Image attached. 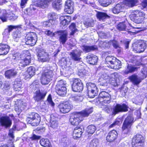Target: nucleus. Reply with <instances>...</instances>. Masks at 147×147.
I'll list each match as a JSON object with an SVG mask.
<instances>
[{"mask_svg":"<svg viewBox=\"0 0 147 147\" xmlns=\"http://www.w3.org/2000/svg\"><path fill=\"white\" fill-rule=\"evenodd\" d=\"M84 131V128L83 126L75 127L73 131V138L77 139V138L80 137Z\"/></svg>","mask_w":147,"mask_h":147,"instance_id":"nucleus-23","label":"nucleus"},{"mask_svg":"<svg viewBox=\"0 0 147 147\" xmlns=\"http://www.w3.org/2000/svg\"><path fill=\"white\" fill-rule=\"evenodd\" d=\"M47 104L49 105L52 107H54L55 106V104L53 102L51 96V94H49L47 98Z\"/></svg>","mask_w":147,"mask_h":147,"instance_id":"nucleus-52","label":"nucleus"},{"mask_svg":"<svg viewBox=\"0 0 147 147\" xmlns=\"http://www.w3.org/2000/svg\"><path fill=\"white\" fill-rule=\"evenodd\" d=\"M117 28L120 31L126 30V26L124 22L120 23L117 25Z\"/></svg>","mask_w":147,"mask_h":147,"instance_id":"nucleus-50","label":"nucleus"},{"mask_svg":"<svg viewBox=\"0 0 147 147\" xmlns=\"http://www.w3.org/2000/svg\"><path fill=\"white\" fill-rule=\"evenodd\" d=\"M21 36V32L18 30H16L13 32L12 37L14 41L18 42Z\"/></svg>","mask_w":147,"mask_h":147,"instance_id":"nucleus-44","label":"nucleus"},{"mask_svg":"<svg viewBox=\"0 0 147 147\" xmlns=\"http://www.w3.org/2000/svg\"><path fill=\"white\" fill-rule=\"evenodd\" d=\"M27 72L29 76L27 78H31L35 74V69L32 66H31L28 68L27 70Z\"/></svg>","mask_w":147,"mask_h":147,"instance_id":"nucleus-39","label":"nucleus"},{"mask_svg":"<svg viewBox=\"0 0 147 147\" xmlns=\"http://www.w3.org/2000/svg\"><path fill=\"white\" fill-rule=\"evenodd\" d=\"M56 91L57 93L59 96H65L67 93V88L66 87H63L60 88L59 87L57 89H56Z\"/></svg>","mask_w":147,"mask_h":147,"instance_id":"nucleus-35","label":"nucleus"},{"mask_svg":"<svg viewBox=\"0 0 147 147\" xmlns=\"http://www.w3.org/2000/svg\"><path fill=\"white\" fill-rule=\"evenodd\" d=\"M60 112L63 113L69 112L72 109L73 106L68 102H65L60 104L59 106Z\"/></svg>","mask_w":147,"mask_h":147,"instance_id":"nucleus-17","label":"nucleus"},{"mask_svg":"<svg viewBox=\"0 0 147 147\" xmlns=\"http://www.w3.org/2000/svg\"><path fill=\"white\" fill-rule=\"evenodd\" d=\"M66 81L61 80L57 82L55 88L57 89L59 87H60V88H62L63 87H66Z\"/></svg>","mask_w":147,"mask_h":147,"instance_id":"nucleus-47","label":"nucleus"},{"mask_svg":"<svg viewBox=\"0 0 147 147\" xmlns=\"http://www.w3.org/2000/svg\"><path fill=\"white\" fill-rule=\"evenodd\" d=\"M146 45L145 43L142 41L139 42L137 44H134L133 47H134L133 50L136 51L137 53H141L143 52L145 50H146Z\"/></svg>","mask_w":147,"mask_h":147,"instance_id":"nucleus-20","label":"nucleus"},{"mask_svg":"<svg viewBox=\"0 0 147 147\" xmlns=\"http://www.w3.org/2000/svg\"><path fill=\"white\" fill-rule=\"evenodd\" d=\"M144 13L142 11L136 10L129 15L131 20L137 24L142 23L145 17Z\"/></svg>","mask_w":147,"mask_h":147,"instance_id":"nucleus-5","label":"nucleus"},{"mask_svg":"<svg viewBox=\"0 0 147 147\" xmlns=\"http://www.w3.org/2000/svg\"><path fill=\"white\" fill-rule=\"evenodd\" d=\"M106 44L105 41H101L99 43L98 45L101 48H105V45Z\"/></svg>","mask_w":147,"mask_h":147,"instance_id":"nucleus-63","label":"nucleus"},{"mask_svg":"<svg viewBox=\"0 0 147 147\" xmlns=\"http://www.w3.org/2000/svg\"><path fill=\"white\" fill-rule=\"evenodd\" d=\"M72 88L73 91L76 92H80L83 89V86L81 80L78 78L73 80Z\"/></svg>","mask_w":147,"mask_h":147,"instance_id":"nucleus-13","label":"nucleus"},{"mask_svg":"<svg viewBox=\"0 0 147 147\" xmlns=\"http://www.w3.org/2000/svg\"><path fill=\"white\" fill-rule=\"evenodd\" d=\"M124 5L122 3L117 4L112 9L113 12L114 14H118L122 11L124 9Z\"/></svg>","mask_w":147,"mask_h":147,"instance_id":"nucleus-28","label":"nucleus"},{"mask_svg":"<svg viewBox=\"0 0 147 147\" xmlns=\"http://www.w3.org/2000/svg\"><path fill=\"white\" fill-rule=\"evenodd\" d=\"M134 118L131 115L128 116L125 119L122 126L123 132L127 134L130 131V128L134 122Z\"/></svg>","mask_w":147,"mask_h":147,"instance_id":"nucleus-8","label":"nucleus"},{"mask_svg":"<svg viewBox=\"0 0 147 147\" xmlns=\"http://www.w3.org/2000/svg\"><path fill=\"white\" fill-rule=\"evenodd\" d=\"M66 69V71L65 72V73L66 76L70 75L72 73V72L71 71V69H69V68H68Z\"/></svg>","mask_w":147,"mask_h":147,"instance_id":"nucleus-64","label":"nucleus"},{"mask_svg":"<svg viewBox=\"0 0 147 147\" xmlns=\"http://www.w3.org/2000/svg\"><path fill=\"white\" fill-rule=\"evenodd\" d=\"M129 79L134 85H138L143 79L141 77H139L137 76L133 75L129 77Z\"/></svg>","mask_w":147,"mask_h":147,"instance_id":"nucleus-26","label":"nucleus"},{"mask_svg":"<svg viewBox=\"0 0 147 147\" xmlns=\"http://www.w3.org/2000/svg\"><path fill=\"white\" fill-rule=\"evenodd\" d=\"M9 49V47L7 45L3 43H0V55H4L7 54Z\"/></svg>","mask_w":147,"mask_h":147,"instance_id":"nucleus-27","label":"nucleus"},{"mask_svg":"<svg viewBox=\"0 0 147 147\" xmlns=\"http://www.w3.org/2000/svg\"><path fill=\"white\" fill-rule=\"evenodd\" d=\"M57 34L59 36V40L62 45H64L67 39V31L60 30L57 31Z\"/></svg>","mask_w":147,"mask_h":147,"instance_id":"nucleus-19","label":"nucleus"},{"mask_svg":"<svg viewBox=\"0 0 147 147\" xmlns=\"http://www.w3.org/2000/svg\"><path fill=\"white\" fill-rule=\"evenodd\" d=\"M141 75L142 76L141 77L143 79L146 77L147 76V68L145 67L142 70Z\"/></svg>","mask_w":147,"mask_h":147,"instance_id":"nucleus-57","label":"nucleus"},{"mask_svg":"<svg viewBox=\"0 0 147 147\" xmlns=\"http://www.w3.org/2000/svg\"><path fill=\"white\" fill-rule=\"evenodd\" d=\"M17 72L14 69H11L7 70L5 73V77L7 78H10L14 77L17 74Z\"/></svg>","mask_w":147,"mask_h":147,"instance_id":"nucleus-34","label":"nucleus"},{"mask_svg":"<svg viewBox=\"0 0 147 147\" xmlns=\"http://www.w3.org/2000/svg\"><path fill=\"white\" fill-rule=\"evenodd\" d=\"M86 86L88 89V96L90 98H93L97 95L98 89L94 84L91 82L88 83L86 84Z\"/></svg>","mask_w":147,"mask_h":147,"instance_id":"nucleus-10","label":"nucleus"},{"mask_svg":"<svg viewBox=\"0 0 147 147\" xmlns=\"http://www.w3.org/2000/svg\"><path fill=\"white\" fill-rule=\"evenodd\" d=\"M40 136L33 134L32 136L30 138V139L32 140H36L40 139Z\"/></svg>","mask_w":147,"mask_h":147,"instance_id":"nucleus-59","label":"nucleus"},{"mask_svg":"<svg viewBox=\"0 0 147 147\" xmlns=\"http://www.w3.org/2000/svg\"><path fill=\"white\" fill-rule=\"evenodd\" d=\"M53 75V71L48 70L45 71L42 74L41 79V82L43 84H47L52 80Z\"/></svg>","mask_w":147,"mask_h":147,"instance_id":"nucleus-9","label":"nucleus"},{"mask_svg":"<svg viewBox=\"0 0 147 147\" xmlns=\"http://www.w3.org/2000/svg\"><path fill=\"white\" fill-rule=\"evenodd\" d=\"M54 23L53 21L52 20H49L47 21L44 22L43 26L45 27H49Z\"/></svg>","mask_w":147,"mask_h":147,"instance_id":"nucleus-53","label":"nucleus"},{"mask_svg":"<svg viewBox=\"0 0 147 147\" xmlns=\"http://www.w3.org/2000/svg\"><path fill=\"white\" fill-rule=\"evenodd\" d=\"M86 58L87 62L90 64H96L98 61V57L93 54H88Z\"/></svg>","mask_w":147,"mask_h":147,"instance_id":"nucleus-25","label":"nucleus"},{"mask_svg":"<svg viewBox=\"0 0 147 147\" xmlns=\"http://www.w3.org/2000/svg\"><path fill=\"white\" fill-rule=\"evenodd\" d=\"M82 53V51L80 50H74L71 51L69 55L72 60L78 62L82 60L80 56Z\"/></svg>","mask_w":147,"mask_h":147,"instance_id":"nucleus-15","label":"nucleus"},{"mask_svg":"<svg viewBox=\"0 0 147 147\" xmlns=\"http://www.w3.org/2000/svg\"><path fill=\"white\" fill-rule=\"evenodd\" d=\"M118 134L117 131L113 130L110 131L106 137V140L109 142H113L117 137Z\"/></svg>","mask_w":147,"mask_h":147,"instance_id":"nucleus-22","label":"nucleus"},{"mask_svg":"<svg viewBox=\"0 0 147 147\" xmlns=\"http://www.w3.org/2000/svg\"><path fill=\"white\" fill-rule=\"evenodd\" d=\"M69 28L71 31L70 34L71 35H73L75 33L78 31V30L76 28L75 24L74 23H71Z\"/></svg>","mask_w":147,"mask_h":147,"instance_id":"nucleus-48","label":"nucleus"},{"mask_svg":"<svg viewBox=\"0 0 147 147\" xmlns=\"http://www.w3.org/2000/svg\"><path fill=\"white\" fill-rule=\"evenodd\" d=\"M74 2L71 0H67L65 2L64 10L69 14L72 13L74 11Z\"/></svg>","mask_w":147,"mask_h":147,"instance_id":"nucleus-21","label":"nucleus"},{"mask_svg":"<svg viewBox=\"0 0 147 147\" xmlns=\"http://www.w3.org/2000/svg\"><path fill=\"white\" fill-rule=\"evenodd\" d=\"M144 139L141 135L137 134L132 138V145L133 147H142L144 144Z\"/></svg>","mask_w":147,"mask_h":147,"instance_id":"nucleus-11","label":"nucleus"},{"mask_svg":"<svg viewBox=\"0 0 147 147\" xmlns=\"http://www.w3.org/2000/svg\"><path fill=\"white\" fill-rule=\"evenodd\" d=\"M22 85V82L20 81H16L13 84V88L15 91L20 90Z\"/></svg>","mask_w":147,"mask_h":147,"instance_id":"nucleus-42","label":"nucleus"},{"mask_svg":"<svg viewBox=\"0 0 147 147\" xmlns=\"http://www.w3.org/2000/svg\"><path fill=\"white\" fill-rule=\"evenodd\" d=\"M45 33L47 35L51 37L55 36L57 34V31L53 33L52 31L48 30H45Z\"/></svg>","mask_w":147,"mask_h":147,"instance_id":"nucleus-54","label":"nucleus"},{"mask_svg":"<svg viewBox=\"0 0 147 147\" xmlns=\"http://www.w3.org/2000/svg\"><path fill=\"white\" fill-rule=\"evenodd\" d=\"M17 27L16 26L13 25H9L8 26L7 28L9 30V31L10 32H11L14 29L16 28Z\"/></svg>","mask_w":147,"mask_h":147,"instance_id":"nucleus-62","label":"nucleus"},{"mask_svg":"<svg viewBox=\"0 0 147 147\" xmlns=\"http://www.w3.org/2000/svg\"><path fill=\"white\" fill-rule=\"evenodd\" d=\"M40 143L44 147H52L51 143L48 139H42L40 140Z\"/></svg>","mask_w":147,"mask_h":147,"instance_id":"nucleus-36","label":"nucleus"},{"mask_svg":"<svg viewBox=\"0 0 147 147\" xmlns=\"http://www.w3.org/2000/svg\"><path fill=\"white\" fill-rule=\"evenodd\" d=\"M72 98V100L74 101L81 102L82 100L83 97L80 96L76 95L73 97Z\"/></svg>","mask_w":147,"mask_h":147,"instance_id":"nucleus-58","label":"nucleus"},{"mask_svg":"<svg viewBox=\"0 0 147 147\" xmlns=\"http://www.w3.org/2000/svg\"><path fill=\"white\" fill-rule=\"evenodd\" d=\"M116 73L111 74L109 76L105 73L101 75L98 80L100 83V88L102 86H107V83H110L112 85L115 86L116 82Z\"/></svg>","mask_w":147,"mask_h":147,"instance_id":"nucleus-4","label":"nucleus"},{"mask_svg":"<svg viewBox=\"0 0 147 147\" xmlns=\"http://www.w3.org/2000/svg\"><path fill=\"white\" fill-rule=\"evenodd\" d=\"M111 96L110 94L105 91L101 92L99 94V97L96 99V101L102 105L109 104L111 101Z\"/></svg>","mask_w":147,"mask_h":147,"instance_id":"nucleus-6","label":"nucleus"},{"mask_svg":"<svg viewBox=\"0 0 147 147\" xmlns=\"http://www.w3.org/2000/svg\"><path fill=\"white\" fill-rule=\"evenodd\" d=\"M38 50L37 55L38 61L42 62L48 61L50 59L48 54L41 49Z\"/></svg>","mask_w":147,"mask_h":147,"instance_id":"nucleus-14","label":"nucleus"},{"mask_svg":"<svg viewBox=\"0 0 147 147\" xmlns=\"http://www.w3.org/2000/svg\"><path fill=\"white\" fill-rule=\"evenodd\" d=\"M138 3V0H125V5L129 7H132L136 6Z\"/></svg>","mask_w":147,"mask_h":147,"instance_id":"nucleus-33","label":"nucleus"},{"mask_svg":"<svg viewBox=\"0 0 147 147\" xmlns=\"http://www.w3.org/2000/svg\"><path fill=\"white\" fill-rule=\"evenodd\" d=\"M116 59V58L115 57L111 56H108L106 57L105 61L109 65H111L115 62Z\"/></svg>","mask_w":147,"mask_h":147,"instance_id":"nucleus-45","label":"nucleus"},{"mask_svg":"<svg viewBox=\"0 0 147 147\" xmlns=\"http://www.w3.org/2000/svg\"><path fill=\"white\" fill-rule=\"evenodd\" d=\"M62 145L66 147L67 145L68 142V139L66 137H64L61 139Z\"/></svg>","mask_w":147,"mask_h":147,"instance_id":"nucleus-55","label":"nucleus"},{"mask_svg":"<svg viewBox=\"0 0 147 147\" xmlns=\"http://www.w3.org/2000/svg\"><path fill=\"white\" fill-rule=\"evenodd\" d=\"M136 69V67H134L131 65H128L127 66V68L124 71V73L125 74H127L129 73L134 71Z\"/></svg>","mask_w":147,"mask_h":147,"instance_id":"nucleus-40","label":"nucleus"},{"mask_svg":"<svg viewBox=\"0 0 147 147\" xmlns=\"http://www.w3.org/2000/svg\"><path fill=\"white\" fill-rule=\"evenodd\" d=\"M36 34L33 32L28 33L25 37L26 43L31 46L34 45L37 40Z\"/></svg>","mask_w":147,"mask_h":147,"instance_id":"nucleus-12","label":"nucleus"},{"mask_svg":"<svg viewBox=\"0 0 147 147\" xmlns=\"http://www.w3.org/2000/svg\"><path fill=\"white\" fill-rule=\"evenodd\" d=\"M84 24L86 26L92 27L94 25V21L92 19H88L84 22Z\"/></svg>","mask_w":147,"mask_h":147,"instance_id":"nucleus-51","label":"nucleus"},{"mask_svg":"<svg viewBox=\"0 0 147 147\" xmlns=\"http://www.w3.org/2000/svg\"><path fill=\"white\" fill-rule=\"evenodd\" d=\"M1 125L5 129L9 128L12 124V121L8 116H3L0 118Z\"/></svg>","mask_w":147,"mask_h":147,"instance_id":"nucleus-16","label":"nucleus"},{"mask_svg":"<svg viewBox=\"0 0 147 147\" xmlns=\"http://www.w3.org/2000/svg\"><path fill=\"white\" fill-rule=\"evenodd\" d=\"M121 61L116 59L115 62L111 65H109V66L111 68L118 69L121 68Z\"/></svg>","mask_w":147,"mask_h":147,"instance_id":"nucleus-38","label":"nucleus"},{"mask_svg":"<svg viewBox=\"0 0 147 147\" xmlns=\"http://www.w3.org/2000/svg\"><path fill=\"white\" fill-rule=\"evenodd\" d=\"M99 141L98 139L96 138L92 140L90 143V147H97L99 145Z\"/></svg>","mask_w":147,"mask_h":147,"instance_id":"nucleus-49","label":"nucleus"},{"mask_svg":"<svg viewBox=\"0 0 147 147\" xmlns=\"http://www.w3.org/2000/svg\"><path fill=\"white\" fill-rule=\"evenodd\" d=\"M93 111L92 107H87L81 112V114L76 113L72 115L69 119L71 124L74 125H77L83 120L82 117H88Z\"/></svg>","mask_w":147,"mask_h":147,"instance_id":"nucleus-1","label":"nucleus"},{"mask_svg":"<svg viewBox=\"0 0 147 147\" xmlns=\"http://www.w3.org/2000/svg\"><path fill=\"white\" fill-rule=\"evenodd\" d=\"M28 51H23L21 54L16 53L13 56L14 59L18 60V66L20 69L28 65L30 63L31 57L27 55Z\"/></svg>","mask_w":147,"mask_h":147,"instance_id":"nucleus-2","label":"nucleus"},{"mask_svg":"<svg viewBox=\"0 0 147 147\" xmlns=\"http://www.w3.org/2000/svg\"><path fill=\"white\" fill-rule=\"evenodd\" d=\"M61 0H55L52 3L53 8L57 10L59 9L61 7Z\"/></svg>","mask_w":147,"mask_h":147,"instance_id":"nucleus-43","label":"nucleus"},{"mask_svg":"<svg viewBox=\"0 0 147 147\" xmlns=\"http://www.w3.org/2000/svg\"><path fill=\"white\" fill-rule=\"evenodd\" d=\"M60 24L63 26L67 25L71 20V17L67 16H61L60 18Z\"/></svg>","mask_w":147,"mask_h":147,"instance_id":"nucleus-29","label":"nucleus"},{"mask_svg":"<svg viewBox=\"0 0 147 147\" xmlns=\"http://www.w3.org/2000/svg\"><path fill=\"white\" fill-rule=\"evenodd\" d=\"M47 93L45 92H40V90H37L34 94L33 98L36 101L38 102L43 99Z\"/></svg>","mask_w":147,"mask_h":147,"instance_id":"nucleus-24","label":"nucleus"},{"mask_svg":"<svg viewBox=\"0 0 147 147\" xmlns=\"http://www.w3.org/2000/svg\"><path fill=\"white\" fill-rule=\"evenodd\" d=\"M57 118L54 116H51V119L50 122V125L51 127L55 128L58 126V123L57 121Z\"/></svg>","mask_w":147,"mask_h":147,"instance_id":"nucleus-37","label":"nucleus"},{"mask_svg":"<svg viewBox=\"0 0 147 147\" xmlns=\"http://www.w3.org/2000/svg\"><path fill=\"white\" fill-rule=\"evenodd\" d=\"M96 16L98 19L100 21H103L110 17L106 13L101 11H98Z\"/></svg>","mask_w":147,"mask_h":147,"instance_id":"nucleus-30","label":"nucleus"},{"mask_svg":"<svg viewBox=\"0 0 147 147\" xmlns=\"http://www.w3.org/2000/svg\"><path fill=\"white\" fill-rule=\"evenodd\" d=\"M8 136L9 137H10L12 139H13L14 138V136L13 135V131L12 129H10L9 130Z\"/></svg>","mask_w":147,"mask_h":147,"instance_id":"nucleus-60","label":"nucleus"},{"mask_svg":"<svg viewBox=\"0 0 147 147\" xmlns=\"http://www.w3.org/2000/svg\"><path fill=\"white\" fill-rule=\"evenodd\" d=\"M96 130V127L93 125H89L87 128V131L88 134H93Z\"/></svg>","mask_w":147,"mask_h":147,"instance_id":"nucleus-46","label":"nucleus"},{"mask_svg":"<svg viewBox=\"0 0 147 147\" xmlns=\"http://www.w3.org/2000/svg\"><path fill=\"white\" fill-rule=\"evenodd\" d=\"M128 107L125 104H117L113 106V109L111 107L108 105H106L105 107V110L108 113H110L112 111V115L114 116L121 112H125L128 111Z\"/></svg>","mask_w":147,"mask_h":147,"instance_id":"nucleus-3","label":"nucleus"},{"mask_svg":"<svg viewBox=\"0 0 147 147\" xmlns=\"http://www.w3.org/2000/svg\"><path fill=\"white\" fill-rule=\"evenodd\" d=\"M28 123L33 126H38L40 121V115L34 112L30 113L27 119Z\"/></svg>","mask_w":147,"mask_h":147,"instance_id":"nucleus-7","label":"nucleus"},{"mask_svg":"<svg viewBox=\"0 0 147 147\" xmlns=\"http://www.w3.org/2000/svg\"><path fill=\"white\" fill-rule=\"evenodd\" d=\"M48 17L49 19V20H52L53 21V22L55 21V20L56 19V13L53 12L49 13L48 14Z\"/></svg>","mask_w":147,"mask_h":147,"instance_id":"nucleus-56","label":"nucleus"},{"mask_svg":"<svg viewBox=\"0 0 147 147\" xmlns=\"http://www.w3.org/2000/svg\"><path fill=\"white\" fill-rule=\"evenodd\" d=\"M17 107H15V110L18 112H20L25 108L26 104L22 101L20 100L18 102Z\"/></svg>","mask_w":147,"mask_h":147,"instance_id":"nucleus-32","label":"nucleus"},{"mask_svg":"<svg viewBox=\"0 0 147 147\" xmlns=\"http://www.w3.org/2000/svg\"><path fill=\"white\" fill-rule=\"evenodd\" d=\"M82 49L84 52L88 53L97 49V46L94 45L92 46L84 45L82 46Z\"/></svg>","mask_w":147,"mask_h":147,"instance_id":"nucleus-31","label":"nucleus"},{"mask_svg":"<svg viewBox=\"0 0 147 147\" xmlns=\"http://www.w3.org/2000/svg\"><path fill=\"white\" fill-rule=\"evenodd\" d=\"M18 17L11 12L9 13H7L5 11L0 16V18L3 22L6 21L7 19L9 20H14L16 19Z\"/></svg>","mask_w":147,"mask_h":147,"instance_id":"nucleus-18","label":"nucleus"},{"mask_svg":"<svg viewBox=\"0 0 147 147\" xmlns=\"http://www.w3.org/2000/svg\"><path fill=\"white\" fill-rule=\"evenodd\" d=\"M114 0H99V3L103 6L106 7L114 2Z\"/></svg>","mask_w":147,"mask_h":147,"instance_id":"nucleus-41","label":"nucleus"},{"mask_svg":"<svg viewBox=\"0 0 147 147\" xmlns=\"http://www.w3.org/2000/svg\"><path fill=\"white\" fill-rule=\"evenodd\" d=\"M106 42V44L105 45V48H109L112 45V41H105Z\"/></svg>","mask_w":147,"mask_h":147,"instance_id":"nucleus-61","label":"nucleus"}]
</instances>
